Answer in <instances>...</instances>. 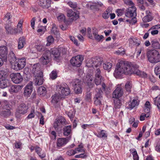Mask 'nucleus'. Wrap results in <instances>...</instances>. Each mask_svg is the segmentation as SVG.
<instances>
[{"mask_svg":"<svg viewBox=\"0 0 160 160\" xmlns=\"http://www.w3.org/2000/svg\"><path fill=\"white\" fill-rule=\"evenodd\" d=\"M12 17L10 13H7L5 16L4 18V21L8 24L11 23V22L10 19Z\"/></svg>","mask_w":160,"mask_h":160,"instance_id":"obj_40","label":"nucleus"},{"mask_svg":"<svg viewBox=\"0 0 160 160\" xmlns=\"http://www.w3.org/2000/svg\"><path fill=\"white\" fill-rule=\"evenodd\" d=\"M57 77V73L56 71H53L50 74V78L52 80L55 79Z\"/></svg>","mask_w":160,"mask_h":160,"instance_id":"obj_47","label":"nucleus"},{"mask_svg":"<svg viewBox=\"0 0 160 160\" xmlns=\"http://www.w3.org/2000/svg\"><path fill=\"white\" fill-rule=\"evenodd\" d=\"M132 153L133 160H138L139 157L136 150L134 149L132 150Z\"/></svg>","mask_w":160,"mask_h":160,"instance_id":"obj_45","label":"nucleus"},{"mask_svg":"<svg viewBox=\"0 0 160 160\" xmlns=\"http://www.w3.org/2000/svg\"><path fill=\"white\" fill-rule=\"evenodd\" d=\"M32 82H29L25 86L24 94L25 97H29L32 91Z\"/></svg>","mask_w":160,"mask_h":160,"instance_id":"obj_14","label":"nucleus"},{"mask_svg":"<svg viewBox=\"0 0 160 160\" xmlns=\"http://www.w3.org/2000/svg\"><path fill=\"white\" fill-rule=\"evenodd\" d=\"M83 60V57L82 55H78L73 57L70 60L72 65L73 66L79 67L81 65Z\"/></svg>","mask_w":160,"mask_h":160,"instance_id":"obj_7","label":"nucleus"},{"mask_svg":"<svg viewBox=\"0 0 160 160\" xmlns=\"http://www.w3.org/2000/svg\"><path fill=\"white\" fill-rule=\"evenodd\" d=\"M129 41L130 46L131 47H133L134 46H138L141 43L140 39L135 38H130Z\"/></svg>","mask_w":160,"mask_h":160,"instance_id":"obj_22","label":"nucleus"},{"mask_svg":"<svg viewBox=\"0 0 160 160\" xmlns=\"http://www.w3.org/2000/svg\"><path fill=\"white\" fill-rule=\"evenodd\" d=\"M68 116L70 118H73L75 114V113L73 111H73L71 110L69 111L68 112Z\"/></svg>","mask_w":160,"mask_h":160,"instance_id":"obj_59","label":"nucleus"},{"mask_svg":"<svg viewBox=\"0 0 160 160\" xmlns=\"http://www.w3.org/2000/svg\"><path fill=\"white\" fill-rule=\"evenodd\" d=\"M67 16L71 18L72 20H76L79 18L78 12L72 11V9H69L67 11Z\"/></svg>","mask_w":160,"mask_h":160,"instance_id":"obj_15","label":"nucleus"},{"mask_svg":"<svg viewBox=\"0 0 160 160\" xmlns=\"http://www.w3.org/2000/svg\"><path fill=\"white\" fill-rule=\"evenodd\" d=\"M138 68V66L132 64L130 62L121 61L117 63L114 75L117 77L123 74L130 75L133 73L142 77H146L147 74L139 70Z\"/></svg>","mask_w":160,"mask_h":160,"instance_id":"obj_1","label":"nucleus"},{"mask_svg":"<svg viewBox=\"0 0 160 160\" xmlns=\"http://www.w3.org/2000/svg\"><path fill=\"white\" fill-rule=\"evenodd\" d=\"M8 107H9V108H7L6 111H3V114H4V115L6 116H8L10 114V108L9 106Z\"/></svg>","mask_w":160,"mask_h":160,"instance_id":"obj_61","label":"nucleus"},{"mask_svg":"<svg viewBox=\"0 0 160 160\" xmlns=\"http://www.w3.org/2000/svg\"><path fill=\"white\" fill-rule=\"evenodd\" d=\"M128 103V106L127 107V108L130 109H132L138 104V99L135 98L133 99L132 101H130Z\"/></svg>","mask_w":160,"mask_h":160,"instance_id":"obj_24","label":"nucleus"},{"mask_svg":"<svg viewBox=\"0 0 160 160\" xmlns=\"http://www.w3.org/2000/svg\"><path fill=\"white\" fill-rule=\"evenodd\" d=\"M28 107L24 103L20 104L18 106L16 114L18 113L24 114L27 112Z\"/></svg>","mask_w":160,"mask_h":160,"instance_id":"obj_16","label":"nucleus"},{"mask_svg":"<svg viewBox=\"0 0 160 160\" xmlns=\"http://www.w3.org/2000/svg\"><path fill=\"white\" fill-rule=\"evenodd\" d=\"M71 127L70 125L64 127L63 128V133L65 136L70 135L71 132Z\"/></svg>","mask_w":160,"mask_h":160,"instance_id":"obj_32","label":"nucleus"},{"mask_svg":"<svg viewBox=\"0 0 160 160\" xmlns=\"http://www.w3.org/2000/svg\"><path fill=\"white\" fill-rule=\"evenodd\" d=\"M92 77L89 75L86 76V78L85 80L84 83L87 84L89 88H92L94 84L92 83Z\"/></svg>","mask_w":160,"mask_h":160,"instance_id":"obj_20","label":"nucleus"},{"mask_svg":"<svg viewBox=\"0 0 160 160\" xmlns=\"http://www.w3.org/2000/svg\"><path fill=\"white\" fill-rule=\"evenodd\" d=\"M103 78L102 77H95L94 82L97 86L101 84L103 82Z\"/></svg>","mask_w":160,"mask_h":160,"instance_id":"obj_34","label":"nucleus"},{"mask_svg":"<svg viewBox=\"0 0 160 160\" xmlns=\"http://www.w3.org/2000/svg\"><path fill=\"white\" fill-rule=\"evenodd\" d=\"M146 15L143 18L142 21L144 22H148L152 20V18L149 10L146 11Z\"/></svg>","mask_w":160,"mask_h":160,"instance_id":"obj_27","label":"nucleus"},{"mask_svg":"<svg viewBox=\"0 0 160 160\" xmlns=\"http://www.w3.org/2000/svg\"><path fill=\"white\" fill-rule=\"evenodd\" d=\"M95 38L96 40L98 41H101L102 39L103 38V36L102 35L100 36L98 33L96 35H94Z\"/></svg>","mask_w":160,"mask_h":160,"instance_id":"obj_52","label":"nucleus"},{"mask_svg":"<svg viewBox=\"0 0 160 160\" xmlns=\"http://www.w3.org/2000/svg\"><path fill=\"white\" fill-rule=\"evenodd\" d=\"M68 4L71 8L75 9L76 8L77 6V4L76 2H72V1H69L68 2Z\"/></svg>","mask_w":160,"mask_h":160,"instance_id":"obj_46","label":"nucleus"},{"mask_svg":"<svg viewBox=\"0 0 160 160\" xmlns=\"http://www.w3.org/2000/svg\"><path fill=\"white\" fill-rule=\"evenodd\" d=\"M61 95L59 93L57 94H55L52 97V98L51 102L53 104L58 102L61 98Z\"/></svg>","mask_w":160,"mask_h":160,"instance_id":"obj_30","label":"nucleus"},{"mask_svg":"<svg viewBox=\"0 0 160 160\" xmlns=\"http://www.w3.org/2000/svg\"><path fill=\"white\" fill-rule=\"evenodd\" d=\"M57 88L58 93L61 96H67L70 93V90L68 86L63 87L60 85L58 86Z\"/></svg>","mask_w":160,"mask_h":160,"instance_id":"obj_8","label":"nucleus"},{"mask_svg":"<svg viewBox=\"0 0 160 160\" xmlns=\"http://www.w3.org/2000/svg\"><path fill=\"white\" fill-rule=\"evenodd\" d=\"M37 78L34 79L35 85H40L43 84V73L42 72H39V75L36 76Z\"/></svg>","mask_w":160,"mask_h":160,"instance_id":"obj_19","label":"nucleus"},{"mask_svg":"<svg viewBox=\"0 0 160 160\" xmlns=\"http://www.w3.org/2000/svg\"><path fill=\"white\" fill-rule=\"evenodd\" d=\"M155 150L160 152V140H158L157 142V145L155 147Z\"/></svg>","mask_w":160,"mask_h":160,"instance_id":"obj_60","label":"nucleus"},{"mask_svg":"<svg viewBox=\"0 0 160 160\" xmlns=\"http://www.w3.org/2000/svg\"><path fill=\"white\" fill-rule=\"evenodd\" d=\"M102 87L104 91L107 94H108L110 93L109 89L108 88H106V85L104 83H102Z\"/></svg>","mask_w":160,"mask_h":160,"instance_id":"obj_57","label":"nucleus"},{"mask_svg":"<svg viewBox=\"0 0 160 160\" xmlns=\"http://www.w3.org/2000/svg\"><path fill=\"white\" fill-rule=\"evenodd\" d=\"M50 53L53 55L55 58H57L60 56L61 51L59 48H54L51 49Z\"/></svg>","mask_w":160,"mask_h":160,"instance_id":"obj_28","label":"nucleus"},{"mask_svg":"<svg viewBox=\"0 0 160 160\" xmlns=\"http://www.w3.org/2000/svg\"><path fill=\"white\" fill-rule=\"evenodd\" d=\"M102 91L101 88H96L95 89V96L93 98L94 104L96 106L102 105L101 100L102 99Z\"/></svg>","mask_w":160,"mask_h":160,"instance_id":"obj_3","label":"nucleus"},{"mask_svg":"<svg viewBox=\"0 0 160 160\" xmlns=\"http://www.w3.org/2000/svg\"><path fill=\"white\" fill-rule=\"evenodd\" d=\"M35 117V114L34 111H32L28 115L27 117V118L28 119L32 118H34Z\"/></svg>","mask_w":160,"mask_h":160,"instance_id":"obj_64","label":"nucleus"},{"mask_svg":"<svg viewBox=\"0 0 160 160\" xmlns=\"http://www.w3.org/2000/svg\"><path fill=\"white\" fill-rule=\"evenodd\" d=\"M38 92L40 95H44L46 93V89L44 87L41 86L38 88Z\"/></svg>","mask_w":160,"mask_h":160,"instance_id":"obj_38","label":"nucleus"},{"mask_svg":"<svg viewBox=\"0 0 160 160\" xmlns=\"http://www.w3.org/2000/svg\"><path fill=\"white\" fill-rule=\"evenodd\" d=\"M154 102L155 105H156L158 109L160 110V97H157L154 99Z\"/></svg>","mask_w":160,"mask_h":160,"instance_id":"obj_42","label":"nucleus"},{"mask_svg":"<svg viewBox=\"0 0 160 160\" xmlns=\"http://www.w3.org/2000/svg\"><path fill=\"white\" fill-rule=\"evenodd\" d=\"M47 46H50L54 41V38L52 36H49L47 38Z\"/></svg>","mask_w":160,"mask_h":160,"instance_id":"obj_44","label":"nucleus"},{"mask_svg":"<svg viewBox=\"0 0 160 160\" xmlns=\"http://www.w3.org/2000/svg\"><path fill=\"white\" fill-rule=\"evenodd\" d=\"M101 71L99 68H96L95 71V77H102Z\"/></svg>","mask_w":160,"mask_h":160,"instance_id":"obj_51","label":"nucleus"},{"mask_svg":"<svg viewBox=\"0 0 160 160\" xmlns=\"http://www.w3.org/2000/svg\"><path fill=\"white\" fill-rule=\"evenodd\" d=\"M40 70V65L39 63L34 64L33 65L32 71L36 76L39 75V72H41Z\"/></svg>","mask_w":160,"mask_h":160,"instance_id":"obj_23","label":"nucleus"},{"mask_svg":"<svg viewBox=\"0 0 160 160\" xmlns=\"http://www.w3.org/2000/svg\"><path fill=\"white\" fill-rule=\"evenodd\" d=\"M51 31L55 34H57L58 33L57 28L54 26L52 27L51 29Z\"/></svg>","mask_w":160,"mask_h":160,"instance_id":"obj_62","label":"nucleus"},{"mask_svg":"<svg viewBox=\"0 0 160 160\" xmlns=\"http://www.w3.org/2000/svg\"><path fill=\"white\" fill-rule=\"evenodd\" d=\"M124 2L125 4L129 5L131 7L134 6V4L132 0H124Z\"/></svg>","mask_w":160,"mask_h":160,"instance_id":"obj_56","label":"nucleus"},{"mask_svg":"<svg viewBox=\"0 0 160 160\" xmlns=\"http://www.w3.org/2000/svg\"><path fill=\"white\" fill-rule=\"evenodd\" d=\"M151 47L153 50L160 49V44L159 42L156 39L152 40L151 42Z\"/></svg>","mask_w":160,"mask_h":160,"instance_id":"obj_29","label":"nucleus"},{"mask_svg":"<svg viewBox=\"0 0 160 160\" xmlns=\"http://www.w3.org/2000/svg\"><path fill=\"white\" fill-rule=\"evenodd\" d=\"M50 55V52L47 50L42 56L40 59V61L43 65L47 64L49 62V56Z\"/></svg>","mask_w":160,"mask_h":160,"instance_id":"obj_12","label":"nucleus"},{"mask_svg":"<svg viewBox=\"0 0 160 160\" xmlns=\"http://www.w3.org/2000/svg\"><path fill=\"white\" fill-rule=\"evenodd\" d=\"M82 86L76 87L74 88V92L76 94H79L81 93L82 92Z\"/></svg>","mask_w":160,"mask_h":160,"instance_id":"obj_41","label":"nucleus"},{"mask_svg":"<svg viewBox=\"0 0 160 160\" xmlns=\"http://www.w3.org/2000/svg\"><path fill=\"white\" fill-rule=\"evenodd\" d=\"M22 88V86L20 85H12L8 88V91L11 94L13 93H17L21 90Z\"/></svg>","mask_w":160,"mask_h":160,"instance_id":"obj_18","label":"nucleus"},{"mask_svg":"<svg viewBox=\"0 0 160 160\" xmlns=\"http://www.w3.org/2000/svg\"><path fill=\"white\" fill-rule=\"evenodd\" d=\"M7 49L6 46H3L0 47V56L2 58L5 62L7 61Z\"/></svg>","mask_w":160,"mask_h":160,"instance_id":"obj_17","label":"nucleus"},{"mask_svg":"<svg viewBox=\"0 0 160 160\" xmlns=\"http://www.w3.org/2000/svg\"><path fill=\"white\" fill-rule=\"evenodd\" d=\"M87 157L86 155L84 154V153L79 155H76L75 156V158H84Z\"/></svg>","mask_w":160,"mask_h":160,"instance_id":"obj_63","label":"nucleus"},{"mask_svg":"<svg viewBox=\"0 0 160 160\" xmlns=\"http://www.w3.org/2000/svg\"><path fill=\"white\" fill-rule=\"evenodd\" d=\"M103 67L104 69L108 70L112 68V64L110 62H106L103 64Z\"/></svg>","mask_w":160,"mask_h":160,"instance_id":"obj_39","label":"nucleus"},{"mask_svg":"<svg viewBox=\"0 0 160 160\" xmlns=\"http://www.w3.org/2000/svg\"><path fill=\"white\" fill-rule=\"evenodd\" d=\"M102 62V60L100 58L97 59L92 58L90 59L87 63L88 66L97 68L100 66Z\"/></svg>","mask_w":160,"mask_h":160,"instance_id":"obj_6","label":"nucleus"},{"mask_svg":"<svg viewBox=\"0 0 160 160\" xmlns=\"http://www.w3.org/2000/svg\"><path fill=\"white\" fill-rule=\"evenodd\" d=\"M10 77L13 82L16 84L20 83L23 79L22 76L19 73H12L10 75Z\"/></svg>","mask_w":160,"mask_h":160,"instance_id":"obj_11","label":"nucleus"},{"mask_svg":"<svg viewBox=\"0 0 160 160\" xmlns=\"http://www.w3.org/2000/svg\"><path fill=\"white\" fill-rule=\"evenodd\" d=\"M57 19L60 21H65V17L64 15L62 13H60L57 17Z\"/></svg>","mask_w":160,"mask_h":160,"instance_id":"obj_48","label":"nucleus"},{"mask_svg":"<svg viewBox=\"0 0 160 160\" xmlns=\"http://www.w3.org/2000/svg\"><path fill=\"white\" fill-rule=\"evenodd\" d=\"M5 28L8 33L13 34L14 33V29L8 25L5 26Z\"/></svg>","mask_w":160,"mask_h":160,"instance_id":"obj_43","label":"nucleus"},{"mask_svg":"<svg viewBox=\"0 0 160 160\" xmlns=\"http://www.w3.org/2000/svg\"><path fill=\"white\" fill-rule=\"evenodd\" d=\"M90 8L92 10H99L97 2L92 3V4L90 5Z\"/></svg>","mask_w":160,"mask_h":160,"instance_id":"obj_49","label":"nucleus"},{"mask_svg":"<svg viewBox=\"0 0 160 160\" xmlns=\"http://www.w3.org/2000/svg\"><path fill=\"white\" fill-rule=\"evenodd\" d=\"M77 152L75 150L70 149L68 150L67 152V154L68 155L71 156L74 155L77 153Z\"/></svg>","mask_w":160,"mask_h":160,"instance_id":"obj_55","label":"nucleus"},{"mask_svg":"<svg viewBox=\"0 0 160 160\" xmlns=\"http://www.w3.org/2000/svg\"><path fill=\"white\" fill-rule=\"evenodd\" d=\"M72 86L73 88L76 87H78L82 86V82L78 79H75L72 80L71 82Z\"/></svg>","mask_w":160,"mask_h":160,"instance_id":"obj_33","label":"nucleus"},{"mask_svg":"<svg viewBox=\"0 0 160 160\" xmlns=\"http://www.w3.org/2000/svg\"><path fill=\"white\" fill-rule=\"evenodd\" d=\"M149 62L151 63H156L160 62V52L156 50H151L147 53Z\"/></svg>","mask_w":160,"mask_h":160,"instance_id":"obj_2","label":"nucleus"},{"mask_svg":"<svg viewBox=\"0 0 160 160\" xmlns=\"http://www.w3.org/2000/svg\"><path fill=\"white\" fill-rule=\"evenodd\" d=\"M123 94V89L120 85H118L113 92L112 97L115 98L121 97Z\"/></svg>","mask_w":160,"mask_h":160,"instance_id":"obj_10","label":"nucleus"},{"mask_svg":"<svg viewBox=\"0 0 160 160\" xmlns=\"http://www.w3.org/2000/svg\"><path fill=\"white\" fill-rule=\"evenodd\" d=\"M9 85V82L8 79L0 80V88L2 89L8 87Z\"/></svg>","mask_w":160,"mask_h":160,"instance_id":"obj_25","label":"nucleus"},{"mask_svg":"<svg viewBox=\"0 0 160 160\" xmlns=\"http://www.w3.org/2000/svg\"><path fill=\"white\" fill-rule=\"evenodd\" d=\"M39 4L43 8H48L51 6V0H40Z\"/></svg>","mask_w":160,"mask_h":160,"instance_id":"obj_21","label":"nucleus"},{"mask_svg":"<svg viewBox=\"0 0 160 160\" xmlns=\"http://www.w3.org/2000/svg\"><path fill=\"white\" fill-rule=\"evenodd\" d=\"M8 58L11 65L13 63L17 60V59H18L16 58L14 53L12 51H11L10 52Z\"/></svg>","mask_w":160,"mask_h":160,"instance_id":"obj_31","label":"nucleus"},{"mask_svg":"<svg viewBox=\"0 0 160 160\" xmlns=\"http://www.w3.org/2000/svg\"><path fill=\"white\" fill-rule=\"evenodd\" d=\"M92 97V94L90 92H88L86 93L85 96L86 100L88 102H90L91 101Z\"/></svg>","mask_w":160,"mask_h":160,"instance_id":"obj_54","label":"nucleus"},{"mask_svg":"<svg viewBox=\"0 0 160 160\" xmlns=\"http://www.w3.org/2000/svg\"><path fill=\"white\" fill-rule=\"evenodd\" d=\"M155 73L157 75L160 74V65H157L154 69Z\"/></svg>","mask_w":160,"mask_h":160,"instance_id":"obj_58","label":"nucleus"},{"mask_svg":"<svg viewBox=\"0 0 160 160\" xmlns=\"http://www.w3.org/2000/svg\"><path fill=\"white\" fill-rule=\"evenodd\" d=\"M122 105L121 101L118 98L114 100V107L115 108H119Z\"/></svg>","mask_w":160,"mask_h":160,"instance_id":"obj_37","label":"nucleus"},{"mask_svg":"<svg viewBox=\"0 0 160 160\" xmlns=\"http://www.w3.org/2000/svg\"><path fill=\"white\" fill-rule=\"evenodd\" d=\"M36 152L38 155L39 156L42 158H44L46 156L45 153H43L42 155H40V152L42 151V149L36 146L35 148Z\"/></svg>","mask_w":160,"mask_h":160,"instance_id":"obj_36","label":"nucleus"},{"mask_svg":"<svg viewBox=\"0 0 160 160\" xmlns=\"http://www.w3.org/2000/svg\"><path fill=\"white\" fill-rule=\"evenodd\" d=\"M126 21L129 22V23L134 24L137 22V21L136 18H132L131 19H127Z\"/></svg>","mask_w":160,"mask_h":160,"instance_id":"obj_53","label":"nucleus"},{"mask_svg":"<svg viewBox=\"0 0 160 160\" xmlns=\"http://www.w3.org/2000/svg\"><path fill=\"white\" fill-rule=\"evenodd\" d=\"M97 136L100 138L106 137H107V135L104 130H102L100 133H98Z\"/></svg>","mask_w":160,"mask_h":160,"instance_id":"obj_50","label":"nucleus"},{"mask_svg":"<svg viewBox=\"0 0 160 160\" xmlns=\"http://www.w3.org/2000/svg\"><path fill=\"white\" fill-rule=\"evenodd\" d=\"M68 138H60L56 142V148L59 149L64 146L68 142Z\"/></svg>","mask_w":160,"mask_h":160,"instance_id":"obj_13","label":"nucleus"},{"mask_svg":"<svg viewBox=\"0 0 160 160\" xmlns=\"http://www.w3.org/2000/svg\"><path fill=\"white\" fill-rule=\"evenodd\" d=\"M26 44V42L25 38L23 37H20L18 41V49H22Z\"/></svg>","mask_w":160,"mask_h":160,"instance_id":"obj_26","label":"nucleus"},{"mask_svg":"<svg viewBox=\"0 0 160 160\" xmlns=\"http://www.w3.org/2000/svg\"><path fill=\"white\" fill-rule=\"evenodd\" d=\"M26 64V59L23 58L17 59L12 65V68L16 71L21 70L25 66Z\"/></svg>","mask_w":160,"mask_h":160,"instance_id":"obj_4","label":"nucleus"},{"mask_svg":"<svg viewBox=\"0 0 160 160\" xmlns=\"http://www.w3.org/2000/svg\"><path fill=\"white\" fill-rule=\"evenodd\" d=\"M66 124L67 122L65 118L63 117H60L55 120L53 126L55 130H58Z\"/></svg>","mask_w":160,"mask_h":160,"instance_id":"obj_5","label":"nucleus"},{"mask_svg":"<svg viewBox=\"0 0 160 160\" xmlns=\"http://www.w3.org/2000/svg\"><path fill=\"white\" fill-rule=\"evenodd\" d=\"M132 88V82L128 81L126 83L125 85V89L126 91L128 93H130L131 91Z\"/></svg>","mask_w":160,"mask_h":160,"instance_id":"obj_35","label":"nucleus"},{"mask_svg":"<svg viewBox=\"0 0 160 160\" xmlns=\"http://www.w3.org/2000/svg\"><path fill=\"white\" fill-rule=\"evenodd\" d=\"M136 8L134 6H132L129 7L126 10L125 16L128 18H136L137 15Z\"/></svg>","mask_w":160,"mask_h":160,"instance_id":"obj_9","label":"nucleus"}]
</instances>
